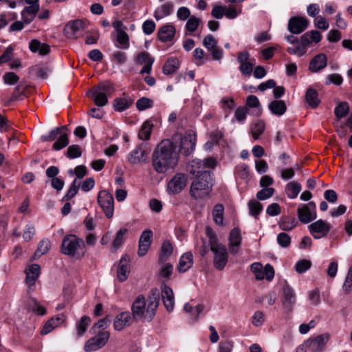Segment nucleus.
<instances>
[{
    "instance_id": "21",
    "label": "nucleus",
    "mask_w": 352,
    "mask_h": 352,
    "mask_svg": "<svg viewBox=\"0 0 352 352\" xmlns=\"http://www.w3.org/2000/svg\"><path fill=\"white\" fill-rule=\"evenodd\" d=\"M327 64V58L324 54L316 55L310 62L309 69L311 72H318L324 69Z\"/></svg>"
},
{
    "instance_id": "15",
    "label": "nucleus",
    "mask_w": 352,
    "mask_h": 352,
    "mask_svg": "<svg viewBox=\"0 0 352 352\" xmlns=\"http://www.w3.org/2000/svg\"><path fill=\"white\" fill-rule=\"evenodd\" d=\"M162 299L164 307L168 311H171L174 308V295L172 289L166 283H162L161 286Z\"/></svg>"
},
{
    "instance_id": "36",
    "label": "nucleus",
    "mask_w": 352,
    "mask_h": 352,
    "mask_svg": "<svg viewBox=\"0 0 352 352\" xmlns=\"http://www.w3.org/2000/svg\"><path fill=\"white\" fill-rule=\"evenodd\" d=\"M300 190L301 185L296 182H291L285 187V192L290 199H295Z\"/></svg>"
},
{
    "instance_id": "59",
    "label": "nucleus",
    "mask_w": 352,
    "mask_h": 352,
    "mask_svg": "<svg viewBox=\"0 0 352 352\" xmlns=\"http://www.w3.org/2000/svg\"><path fill=\"white\" fill-rule=\"evenodd\" d=\"M277 241L281 247L287 248L291 243V238L287 233L281 232L277 236Z\"/></svg>"
},
{
    "instance_id": "34",
    "label": "nucleus",
    "mask_w": 352,
    "mask_h": 352,
    "mask_svg": "<svg viewBox=\"0 0 352 352\" xmlns=\"http://www.w3.org/2000/svg\"><path fill=\"white\" fill-rule=\"evenodd\" d=\"M87 95L94 98L95 104L98 107H103L108 102L107 96L106 95L102 94V92L93 91V88L89 91Z\"/></svg>"
},
{
    "instance_id": "10",
    "label": "nucleus",
    "mask_w": 352,
    "mask_h": 352,
    "mask_svg": "<svg viewBox=\"0 0 352 352\" xmlns=\"http://www.w3.org/2000/svg\"><path fill=\"white\" fill-rule=\"evenodd\" d=\"M85 23L80 19L69 21L64 28L65 35L68 38L76 39V34L86 28Z\"/></svg>"
},
{
    "instance_id": "6",
    "label": "nucleus",
    "mask_w": 352,
    "mask_h": 352,
    "mask_svg": "<svg viewBox=\"0 0 352 352\" xmlns=\"http://www.w3.org/2000/svg\"><path fill=\"white\" fill-rule=\"evenodd\" d=\"M109 338L110 333L109 331H99L96 336L89 339L86 342L84 346V350L86 352H91L98 350L107 343Z\"/></svg>"
},
{
    "instance_id": "38",
    "label": "nucleus",
    "mask_w": 352,
    "mask_h": 352,
    "mask_svg": "<svg viewBox=\"0 0 352 352\" xmlns=\"http://www.w3.org/2000/svg\"><path fill=\"white\" fill-rule=\"evenodd\" d=\"M160 268L158 274L160 277L169 280L173 272V265L170 263L162 262L159 263Z\"/></svg>"
},
{
    "instance_id": "18",
    "label": "nucleus",
    "mask_w": 352,
    "mask_h": 352,
    "mask_svg": "<svg viewBox=\"0 0 352 352\" xmlns=\"http://www.w3.org/2000/svg\"><path fill=\"white\" fill-rule=\"evenodd\" d=\"M133 322L129 312H122L116 316L113 321V327L116 331H121L125 327L130 326Z\"/></svg>"
},
{
    "instance_id": "42",
    "label": "nucleus",
    "mask_w": 352,
    "mask_h": 352,
    "mask_svg": "<svg viewBox=\"0 0 352 352\" xmlns=\"http://www.w3.org/2000/svg\"><path fill=\"white\" fill-rule=\"evenodd\" d=\"M90 323L91 319L89 316H84L80 318L76 324L77 333L79 336H81L86 331Z\"/></svg>"
},
{
    "instance_id": "57",
    "label": "nucleus",
    "mask_w": 352,
    "mask_h": 352,
    "mask_svg": "<svg viewBox=\"0 0 352 352\" xmlns=\"http://www.w3.org/2000/svg\"><path fill=\"white\" fill-rule=\"evenodd\" d=\"M274 192L273 188H263L256 194V197L259 200H265L271 197Z\"/></svg>"
},
{
    "instance_id": "20",
    "label": "nucleus",
    "mask_w": 352,
    "mask_h": 352,
    "mask_svg": "<svg viewBox=\"0 0 352 352\" xmlns=\"http://www.w3.org/2000/svg\"><path fill=\"white\" fill-rule=\"evenodd\" d=\"M329 336L328 334H322L317 336L314 339H309L307 340V344L309 350L311 352H318L322 351L327 341Z\"/></svg>"
},
{
    "instance_id": "45",
    "label": "nucleus",
    "mask_w": 352,
    "mask_h": 352,
    "mask_svg": "<svg viewBox=\"0 0 352 352\" xmlns=\"http://www.w3.org/2000/svg\"><path fill=\"white\" fill-rule=\"evenodd\" d=\"M349 111V104L346 102H340L335 108L334 113L337 118L340 119L345 117Z\"/></svg>"
},
{
    "instance_id": "49",
    "label": "nucleus",
    "mask_w": 352,
    "mask_h": 352,
    "mask_svg": "<svg viewBox=\"0 0 352 352\" xmlns=\"http://www.w3.org/2000/svg\"><path fill=\"white\" fill-rule=\"evenodd\" d=\"M153 101L146 97H142L137 100L136 107L139 111H144L153 107Z\"/></svg>"
},
{
    "instance_id": "50",
    "label": "nucleus",
    "mask_w": 352,
    "mask_h": 352,
    "mask_svg": "<svg viewBox=\"0 0 352 352\" xmlns=\"http://www.w3.org/2000/svg\"><path fill=\"white\" fill-rule=\"evenodd\" d=\"M248 207L250 214L255 217H257V216L259 214L260 212L263 209L262 205L258 201L254 200L249 201Z\"/></svg>"
},
{
    "instance_id": "22",
    "label": "nucleus",
    "mask_w": 352,
    "mask_h": 352,
    "mask_svg": "<svg viewBox=\"0 0 352 352\" xmlns=\"http://www.w3.org/2000/svg\"><path fill=\"white\" fill-rule=\"evenodd\" d=\"M230 251L232 254H236L239 250V246L241 242L240 230L238 228L232 229L230 233Z\"/></svg>"
},
{
    "instance_id": "40",
    "label": "nucleus",
    "mask_w": 352,
    "mask_h": 352,
    "mask_svg": "<svg viewBox=\"0 0 352 352\" xmlns=\"http://www.w3.org/2000/svg\"><path fill=\"white\" fill-rule=\"evenodd\" d=\"M128 230L125 228H120L116 233L115 239L112 243V248L115 250L119 248L124 241V236L126 234Z\"/></svg>"
},
{
    "instance_id": "29",
    "label": "nucleus",
    "mask_w": 352,
    "mask_h": 352,
    "mask_svg": "<svg viewBox=\"0 0 352 352\" xmlns=\"http://www.w3.org/2000/svg\"><path fill=\"white\" fill-rule=\"evenodd\" d=\"M268 107L273 114L278 116L283 115L287 110L285 102L280 100L272 101Z\"/></svg>"
},
{
    "instance_id": "7",
    "label": "nucleus",
    "mask_w": 352,
    "mask_h": 352,
    "mask_svg": "<svg viewBox=\"0 0 352 352\" xmlns=\"http://www.w3.org/2000/svg\"><path fill=\"white\" fill-rule=\"evenodd\" d=\"M296 298L294 289L285 281L283 287L281 303L283 309L286 314H290L294 310Z\"/></svg>"
},
{
    "instance_id": "4",
    "label": "nucleus",
    "mask_w": 352,
    "mask_h": 352,
    "mask_svg": "<svg viewBox=\"0 0 352 352\" xmlns=\"http://www.w3.org/2000/svg\"><path fill=\"white\" fill-rule=\"evenodd\" d=\"M60 249L63 254L80 260L85 255L86 244L82 239L77 236L69 234L64 237Z\"/></svg>"
},
{
    "instance_id": "14",
    "label": "nucleus",
    "mask_w": 352,
    "mask_h": 352,
    "mask_svg": "<svg viewBox=\"0 0 352 352\" xmlns=\"http://www.w3.org/2000/svg\"><path fill=\"white\" fill-rule=\"evenodd\" d=\"M153 232L151 230H145L142 232L139 239L138 254L142 257L146 255L152 243Z\"/></svg>"
},
{
    "instance_id": "47",
    "label": "nucleus",
    "mask_w": 352,
    "mask_h": 352,
    "mask_svg": "<svg viewBox=\"0 0 352 352\" xmlns=\"http://www.w3.org/2000/svg\"><path fill=\"white\" fill-rule=\"evenodd\" d=\"M80 188V184H77V180L75 179L72 182L70 188L67 190L66 195L63 197V201H69L72 199L78 193Z\"/></svg>"
},
{
    "instance_id": "12",
    "label": "nucleus",
    "mask_w": 352,
    "mask_h": 352,
    "mask_svg": "<svg viewBox=\"0 0 352 352\" xmlns=\"http://www.w3.org/2000/svg\"><path fill=\"white\" fill-rule=\"evenodd\" d=\"M212 252L214 253V267L218 270H223L228 261V253L226 246H221Z\"/></svg>"
},
{
    "instance_id": "44",
    "label": "nucleus",
    "mask_w": 352,
    "mask_h": 352,
    "mask_svg": "<svg viewBox=\"0 0 352 352\" xmlns=\"http://www.w3.org/2000/svg\"><path fill=\"white\" fill-rule=\"evenodd\" d=\"M152 126L153 125L148 121L145 122L139 131L138 138L141 140H148L151 136Z\"/></svg>"
},
{
    "instance_id": "32",
    "label": "nucleus",
    "mask_w": 352,
    "mask_h": 352,
    "mask_svg": "<svg viewBox=\"0 0 352 352\" xmlns=\"http://www.w3.org/2000/svg\"><path fill=\"white\" fill-rule=\"evenodd\" d=\"M173 9V5L172 3H166L162 4L160 7L155 10L154 12V17L156 20H160L165 16H167L171 14Z\"/></svg>"
},
{
    "instance_id": "23",
    "label": "nucleus",
    "mask_w": 352,
    "mask_h": 352,
    "mask_svg": "<svg viewBox=\"0 0 352 352\" xmlns=\"http://www.w3.org/2000/svg\"><path fill=\"white\" fill-rule=\"evenodd\" d=\"M175 31V28L173 25H164L158 30V38L162 42L170 41L174 38Z\"/></svg>"
},
{
    "instance_id": "56",
    "label": "nucleus",
    "mask_w": 352,
    "mask_h": 352,
    "mask_svg": "<svg viewBox=\"0 0 352 352\" xmlns=\"http://www.w3.org/2000/svg\"><path fill=\"white\" fill-rule=\"evenodd\" d=\"M81 154V149L78 145H72L68 147L67 151V156L71 159L79 157Z\"/></svg>"
},
{
    "instance_id": "27",
    "label": "nucleus",
    "mask_w": 352,
    "mask_h": 352,
    "mask_svg": "<svg viewBox=\"0 0 352 352\" xmlns=\"http://www.w3.org/2000/svg\"><path fill=\"white\" fill-rule=\"evenodd\" d=\"M29 48L32 52H38L41 56L47 55L50 51V47L48 44L42 43L37 39L31 41Z\"/></svg>"
},
{
    "instance_id": "1",
    "label": "nucleus",
    "mask_w": 352,
    "mask_h": 352,
    "mask_svg": "<svg viewBox=\"0 0 352 352\" xmlns=\"http://www.w3.org/2000/svg\"><path fill=\"white\" fill-rule=\"evenodd\" d=\"M217 165L216 160L212 157H207L204 160H194L188 166L189 173L195 175L190 187V195L194 199H204L207 197L214 185L212 172Z\"/></svg>"
},
{
    "instance_id": "24",
    "label": "nucleus",
    "mask_w": 352,
    "mask_h": 352,
    "mask_svg": "<svg viewBox=\"0 0 352 352\" xmlns=\"http://www.w3.org/2000/svg\"><path fill=\"white\" fill-rule=\"evenodd\" d=\"M298 217L303 223H308L316 219V212H311L308 206L302 205L297 210Z\"/></svg>"
},
{
    "instance_id": "19",
    "label": "nucleus",
    "mask_w": 352,
    "mask_h": 352,
    "mask_svg": "<svg viewBox=\"0 0 352 352\" xmlns=\"http://www.w3.org/2000/svg\"><path fill=\"white\" fill-rule=\"evenodd\" d=\"M129 262L130 258L128 255H124L120 261V263L117 270V277L119 281H125L129 274Z\"/></svg>"
},
{
    "instance_id": "53",
    "label": "nucleus",
    "mask_w": 352,
    "mask_h": 352,
    "mask_svg": "<svg viewBox=\"0 0 352 352\" xmlns=\"http://www.w3.org/2000/svg\"><path fill=\"white\" fill-rule=\"evenodd\" d=\"M3 82L10 85H14L19 80V77L14 72H6L3 76Z\"/></svg>"
},
{
    "instance_id": "9",
    "label": "nucleus",
    "mask_w": 352,
    "mask_h": 352,
    "mask_svg": "<svg viewBox=\"0 0 352 352\" xmlns=\"http://www.w3.org/2000/svg\"><path fill=\"white\" fill-rule=\"evenodd\" d=\"M187 177L183 173H177L168 183L170 194L179 193L187 185Z\"/></svg>"
},
{
    "instance_id": "60",
    "label": "nucleus",
    "mask_w": 352,
    "mask_h": 352,
    "mask_svg": "<svg viewBox=\"0 0 352 352\" xmlns=\"http://www.w3.org/2000/svg\"><path fill=\"white\" fill-rule=\"evenodd\" d=\"M248 110V109L246 107H239L236 109L234 112V117L238 122H242L245 120Z\"/></svg>"
},
{
    "instance_id": "2",
    "label": "nucleus",
    "mask_w": 352,
    "mask_h": 352,
    "mask_svg": "<svg viewBox=\"0 0 352 352\" xmlns=\"http://www.w3.org/2000/svg\"><path fill=\"white\" fill-rule=\"evenodd\" d=\"M160 294L157 288H153L148 296L146 309V300L143 295H139L131 306V317L133 321L151 322L155 316L158 307Z\"/></svg>"
},
{
    "instance_id": "11",
    "label": "nucleus",
    "mask_w": 352,
    "mask_h": 352,
    "mask_svg": "<svg viewBox=\"0 0 352 352\" xmlns=\"http://www.w3.org/2000/svg\"><path fill=\"white\" fill-rule=\"evenodd\" d=\"M203 45L210 52L213 60H220L222 58L223 51L218 47L217 41L212 34H208L204 38Z\"/></svg>"
},
{
    "instance_id": "64",
    "label": "nucleus",
    "mask_w": 352,
    "mask_h": 352,
    "mask_svg": "<svg viewBox=\"0 0 352 352\" xmlns=\"http://www.w3.org/2000/svg\"><path fill=\"white\" fill-rule=\"evenodd\" d=\"M224 6L214 5L211 12V15L217 19H220L224 16Z\"/></svg>"
},
{
    "instance_id": "35",
    "label": "nucleus",
    "mask_w": 352,
    "mask_h": 352,
    "mask_svg": "<svg viewBox=\"0 0 352 352\" xmlns=\"http://www.w3.org/2000/svg\"><path fill=\"white\" fill-rule=\"evenodd\" d=\"M179 65V60L177 58L173 57L168 58L163 67V73L166 75L173 74L178 69Z\"/></svg>"
},
{
    "instance_id": "5",
    "label": "nucleus",
    "mask_w": 352,
    "mask_h": 352,
    "mask_svg": "<svg viewBox=\"0 0 352 352\" xmlns=\"http://www.w3.org/2000/svg\"><path fill=\"white\" fill-rule=\"evenodd\" d=\"M98 203L108 219L113 215L114 199L113 195L106 190H100L98 195Z\"/></svg>"
},
{
    "instance_id": "13",
    "label": "nucleus",
    "mask_w": 352,
    "mask_h": 352,
    "mask_svg": "<svg viewBox=\"0 0 352 352\" xmlns=\"http://www.w3.org/2000/svg\"><path fill=\"white\" fill-rule=\"evenodd\" d=\"M309 21L307 19L301 16H292L289 20L288 30L292 34H300L308 26Z\"/></svg>"
},
{
    "instance_id": "51",
    "label": "nucleus",
    "mask_w": 352,
    "mask_h": 352,
    "mask_svg": "<svg viewBox=\"0 0 352 352\" xmlns=\"http://www.w3.org/2000/svg\"><path fill=\"white\" fill-rule=\"evenodd\" d=\"M117 41L122 45V49H127L129 46V37L125 31L117 33Z\"/></svg>"
},
{
    "instance_id": "52",
    "label": "nucleus",
    "mask_w": 352,
    "mask_h": 352,
    "mask_svg": "<svg viewBox=\"0 0 352 352\" xmlns=\"http://www.w3.org/2000/svg\"><path fill=\"white\" fill-rule=\"evenodd\" d=\"M201 22V20L195 16H190L186 22V30L190 32H195Z\"/></svg>"
},
{
    "instance_id": "17",
    "label": "nucleus",
    "mask_w": 352,
    "mask_h": 352,
    "mask_svg": "<svg viewBox=\"0 0 352 352\" xmlns=\"http://www.w3.org/2000/svg\"><path fill=\"white\" fill-rule=\"evenodd\" d=\"M41 267L38 264H32L25 270V283L28 285L29 290H33L35 282L39 276Z\"/></svg>"
},
{
    "instance_id": "55",
    "label": "nucleus",
    "mask_w": 352,
    "mask_h": 352,
    "mask_svg": "<svg viewBox=\"0 0 352 352\" xmlns=\"http://www.w3.org/2000/svg\"><path fill=\"white\" fill-rule=\"evenodd\" d=\"M251 271L255 274V278L257 280L264 279V275L263 274V266L259 263H254L250 266Z\"/></svg>"
},
{
    "instance_id": "39",
    "label": "nucleus",
    "mask_w": 352,
    "mask_h": 352,
    "mask_svg": "<svg viewBox=\"0 0 352 352\" xmlns=\"http://www.w3.org/2000/svg\"><path fill=\"white\" fill-rule=\"evenodd\" d=\"M93 91H99L107 96L113 93L114 88L113 84L109 82H100L97 85L92 87Z\"/></svg>"
},
{
    "instance_id": "25",
    "label": "nucleus",
    "mask_w": 352,
    "mask_h": 352,
    "mask_svg": "<svg viewBox=\"0 0 352 352\" xmlns=\"http://www.w3.org/2000/svg\"><path fill=\"white\" fill-rule=\"evenodd\" d=\"M64 316L63 314H58L55 317H52L44 324L41 331V335H47L51 332L53 329L57 327L61 322H63Z\"/></svg>"
},
{
    "instance_id": "48",
    "label": "nucleus",
    "mask_w": 352,
    "mask_h": 352,
    "mask_svg": "<svg viewBox=\"0 0 352 352\" xmlns=\"http://www.w3.org/2000/svg\"><path fill=\"white\" fill-rule=\"evenodd\" d=\"M265 123L262 121H259L257 123L254 124L251 126V133L253 138L256 140L261 135L265 130Z\"/></svg>"
},
{
    "instance_id": "8",
    "label": "nucleus",
    "mask_w": 352,
    "mask_h": 352,
    "mask_svg": "<svg viewBox=\"0 0 352 352\" xmlns=\"http://www.w3.org/2000/svg\"><path fill=\"white\" fill-rule=\"evenodd\" d=\"M308 229L312 236L318 239L328 234L331 230V226L322 219H319L309 225Z\"/></svg>"
},
{
    "instance_id": "61",
    "label": "nucleus",
    "mask_w": 352,
    "mask_h": 352,
    "mask_svg": "<svg viewBox=\"0 0 352 352\" xmlns=\"http://www.w3.org/2000/svg\"><path fill=\"white\" fill-rule=\"evenodd\" d=\"M13 47L9 46L6 48L3 54L0 56V65L10 60L13 58Z\"/></svg>"
},
{
    "instance_id": "16",
    "label": "nucleus",
    "mask_w": 352,
    "mask_h": 352,
    "mask_svg": "<svg viewBox=\"0 0 352 352\" xmlns=\"http://www.w3.org/2000/svg\"><path fill=\"white\" fill-rule=\"evenodd\" d=\"M196 138L190 134L184 136L180 139L179 151L185 155H190L195 148Z\"/></svg>"
},
{
    "instance_id": "31",
    "label": "nucleus",
    "mask_w": 352,
    "mask_h": 352,
    "mask_svg": "<svg viewBox=\"0 0 352 352\" xmlns=\"http://www.w3.org/2000/svg\"><path fill=\"white\" fill-rule=\"evenodd\" d=\"M125 96V94H123ZM133 103V100L130 97L117 98L114 100L113 106L116 111H123L128 109Z\"/></svg>"
},
{
    "instance_id": "26",
    "label": "nucleus",
    "mask_w": 352,
    "mask_h": 352,
    "mask_svg": "<svg viewBox=\"0 0 352 352\" xmlns=\"http://www.w3.org/2000/svg\"><path fill=\"white\" fill-rule=\"evenodd\" d=\"M145 146L144 143H142L138 145L135 150H133L129 155V160L132 164H138L140 162L145 161L146 159L144 157L146 153V151L144 148Z\"/></svg>"
},
{
    "instance_id": "33",
    "label": "nucleus",
    "mask_w": 352,
    "mask_h": 352,
    "mask_svg": "<svg viewBox=\"0 0 352 352\" xmlns=\"http://www.w3.org/2000/svg\"><path fill=\"white\" fill-rule=\"evenodd\" d=\"M305 100L312 108L317 107L320 102L317 91L312 88H309L307 90L305 94Z\"/></svg>"
},
{
    "instance_id": "54",
    "label": "nucleus",
    "mask_w": 352,
    "mask_h": 352,
    "mask_svg": "<svg viewBox=\"0 0 352 352\" xmlns=\"http://www.w3.org/2000/svg\"><path fill=\"white\" fill-rule=\"evenodd\" d=\"M311 266V263L310 261L302 259L296 263L295 268L298 273L301 274L309 270Z\"/></svg>"
},
{
    "instance_id": "58",
    "label": "nucleus",
    "mask_w": 352,
    "mask_h": 352,
    "mask_svg": "<svg viewBox=\"0 0 352 352\" xmlns=\"http://www.w3.org/2000/svg\"><path fill=\"white\" fill-rule=\"evenodd\" d=\"M343 291L346 294L352 291V267L349 269L343 285Z\"/></svg>"
},
{
    "instance_id": "41",
    "label": "nucleus",
    "mask_w": 352,
    "mask_h": 352,
    "mask_svg": "<svg viewBox=\"0 0 352 352\" xmlns=\"http://www.w3.org/2000/svg\"><path fill=\"white\" fill-rule=\"evenodd\" d=\"M26 86L22 83L19 84L14 89L10 100L15 101L23 100L25 95Z\"/></svg>"
},
{
    "instance_id": "43",
    "label": "nucleus",
    "mask_w": 352,
    "mask_h": 352,
    "mask_svg": "<svg viewBox=\"0 0 352 352\" xmlns=\"http://www.w3.org/2000/svg\"><path fill=\"white\" fill-rule=\"evenodd\" d=\"M69 144V138L67 133H61L57 140L54 143L52 148L59 151Z\"/></svg>"
},
{
    "instance_id": "62",
    "label": "nucleus",
    "mask_w": 352,
    "mask_h": 352,
    "mask_svg": "<svg viewBox=\"0 0 352 352\" xmlns=\"http://www.w3.org/2000/svg\"><path fill=\"white\" fill-rule=\"evenodd\" d=\"M254 64L251 62H247L240 64L239 70L245 76H250L253 70Z\"/></svg>"
},
{
    "instance_id": "28",
    "label": "nucleus",
    "mask_w": 352,
    "mask_h": 352,
    "mask_svg": "<svg viewBox=\"0 0 352 352\" xmlns=\"http://www.w3.org/2000/svg\"><path fill=\"white\" fill-rule=\"evenodd\" d=\"M193 256L191 252L184 254L179 258L177 270L179 272H186L192 265Z\"/></svg>"
},
{
    "instance_id": "37",
    "label": "nucleus",
    "mask_w": 352,
    "mask_h": 352,
    "mask_svg": "<svg viewBox=\"0 0 352 352\" xmlns=\"http://www.w3.org/2000/svg\"><path fill=\"white\" fill-rule=\"evenodd\" d=\"M223 212L224 207L222 204H218L214 206L212 210V217L214 223L219 226L223 224Z\"/></svg>"
},
{
    "instance_id": "46",
    "label": "nucleus",
    "mask_w": 352,
    "mask_h": 352,
    "mask_svg": "<svg viewBox=\"0 0 352 352\" xmlns=\"http://www.w3.org/2000/svg\"><path fill=\"white\" fill-rule=\"evenodd\" d=\"M50 247V242L47 239H43L42 240L35 251L34 256L36 257H40L41 256L47 253L49 250V248Z\"/></svg>"
},
{
    "instance_id": "3",
    "label": "nucleus",
    "mask_w": 352,
    "mask_h": 352,
    "mask_svg": "<svg viewBox=\"0 0 352 352\" xmlns=\"http://www.w3.org/2000/svg\"><path fill=\"white\" fill-rule=\"evenodd\" d=\"M176 146L169 139L162 140L152 155V165L158 173H164L177 163Z\"/></svg>"
},
{
    "instance_id": "30",
    "label": "nucleus",
    "mask_w": 352,
    "mask_h": 352,
    "mask_svg": "<svg viewBox=\"0 0 352 352\" xmlns=\"http://www.w3.org/2000/svg\"><path fill=\"white\" fill-rule=\"evenodd\" d=\"M173 248L171 243L166 240L162 243L160 253L159 255L158 262H166L168 257L172 254Z\"/></svg>"
},
{
    "instance_id": "63",
    "label": "nucleus",
    "mask_w": 352,
    "mask_h": 352,
    "mask_svg": "<svg viewBox=\"0 0 352 352\" xmlns=\"http://www.w3.org/2000/svg\"><path fill=\"white\" fill-rule=\"evenodd\" d=\"M155 29V23L151 20H146L142 25V30L144 34H151Z\"/></svg>"
}]
</instances>
